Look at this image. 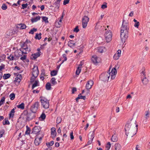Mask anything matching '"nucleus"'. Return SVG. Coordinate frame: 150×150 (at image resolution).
Returning <instances> with one entry per match:
<instances>
[{"label":"nucleus","instance_id":"obj_1","mask_svg":"<svg viewBox=\"0 0 150 150\" xmlns=\"http://www.w3.org/2000/svg\"><path fill=\"white\" fill-rule=\"evenodd\" d=\"M137 127L138 125L136 124L135 120H131L127 122L125 129L126 135L129 137H133L136 133Z\"/></svg>","mask_w":150,"mask_h":150},{"label":"nucleus","instance_id":"obj_2","mask_svg":"<svg viewBox=\"0 0 150 150\" xmlns=\"http://www.w3.org/2000/svg\"><path fill=\"white\" fill-rule=\"evenodd\" d=\"M129 29L128 22L123 20L120 29V38L122 42L123 43L128 37Z\"/></svg>","mask_w":150,"mask_h":150},{"label":"nucleus","instance_id":"obj_3","mask_svg":"<svg viewBox=\"0 0 150 150\" xmlns=\"http://www.w3.org/2000/svg\"><path fill=\"white\" fill-rule=\"evenodd\" d=\"M115 68H113L110 72H107L102 74L100 76V79L101 80L104 82L108 81L110 76L111 79H114L117 73V71L115 69Z\"/></svg>","mask_w":150,"mask_h":150},{"label":"nucleus","instance_id":"obj_4","mask_svg":"<svg viewBox=\"0 0 150 150\" xmlns=\"http://www.w3.org/2000/svg\"><path fill=\"white\" fill-rule=\"evenodd\" d=\"M40 101L41 105L45 109H47L49 107V100L45 98L40 97Z\"/></svg>","mask_w":150,"mask_h":150},{"label":"nucleus","instance_id":"obj_5","mask_svg":"<svg viewBox=\"0 0 150 150\" xmlns=\"http://www.w3.org/2000/svg\"><path fill=\"white\" fill-rule=\"evenodd\" d=\"M105 30H106L105 34V40L107 42H110L112 40V34L110 30H107L106 29H105Z\"/></svg>","mask_w":150,"mask_h":150},{"label":"nucleus","instance_id":"obj_6","mask_svg":"<svg viewBox=\"0 0 150 150\" xmlns=\"http://www.w3.org/2000/svg\"><path fill=\"white\" fill-rule=\"evenodd\" d=\"M89 21V18L86 16H84L82 18V27L83 28H85L86 27Z\"/></svg>","mask_w":150,"mask_h":150},{"label":"nucleus","instance_id":"obj_7","mask_svg":"<svg viewBox=\"0 0 150 150\" xmlns=\"http://www.w3.org/2000/svg\"><path fill=\"white\" fill-rule=\"evenodd\" d=\"M95 129H94L92 132H89V134H91L90 138H89L88 141L87 143L86 146H87L91 144L93 140L94 137L95 132Z\"/></svg>","mask_w":150,"mask_h":150},{"label":"nucleus","instance_id":"obj_8","mask_svg":"<svg viewBox=\"0 0 150 150\" xmlns=\"http://www.w3.org/2000/svg\"><path fill=\"white\" fill-rule=\"evenodd\" d=\"M39 105V103L38 102H35V103L31 106L30 109L31 111L35 113L38 109Z\"/></svg>","mask_w":150,"mask_h":150},{"label":"nucleus","instance_id":"obj_9","mask_svg":"<svg viewBox=\"0 0 150 150\" xmlns=\"http://www.w3.org/2000/svg\"><path fill=\"white\" fill-rule=\"evenodd\" d=\"M91 60L94 64H97L100 62V58L97 57L96 55H94L92 57Z\"/></svg>","mask_w":150,"mask_h":150},{"label":"nucleus","instance_id":"obj_10","mask_svg":"<svg viewBox=\"0 0 150 150\" xmlns=\"http://www.w3.org/2000/svg\"><path fill=\"white\" fill-rule=\"evenodd\" d=\"M35 113L32 112H28L26 118L27 120L29 121L34 118L35 117Z\"/></svg>","mask_w":150,"mask_h":150},{"label":"nucleus","instance_id":"obj_11","mask_svg":"<svg viewBox=\"0 0 150 150\" xmlns=\"http://www.w3.org/2000/svg\"><path fill=\"white\" fill-rule=\"evenodd\" d=\"M33 69V71L32 73L33 76L35 77H37L39 73L38 67L34 66Z\"/></svg>","mask_w":150,"mask_h":150},{"label":"nucleus","instance_id":"obj_12","mask_svg":"<svg viewBox=\"0 0 150 150\" xmlns=\"http://www.w3.org/2000/svg\"><path fill=\"white\" fill-rule=\"evenodd\" d=\"M93 84V81L90 80L88 81L86 85V88L87 90L90 89Z\"/></svg>","mask_w":150,"mask_h":150},{"label":"nucleus","instance_id":"obj_13","mask_svg":"<svg viewBox=\"0 0 150 150\" xmlns=\"http://www.w3.org/2000/svg\"><path fill=\"white\" fill-rule=\"evenodd\" d=\"M42 138V137H38L37 136L36 137L34 141V143L36 146H38L41 142Z\"/></svg>","mask_w":150,"mask_h":150},{"label":"nucleus","instance_id":"obj_14","mask_svg":"<svg viewBox=\"0 0 150 150\" xmlns=\"http://www.w3.org/2000/svg\"><path fill=\"white\" fill-rule=\"evenodd\" d=\"M40 130V128L39 126H36L34 127L33 129L32 132L35 134H37L39 132Z\"/></svg>","mask_w":150,"mask_h":150},{"label":"nucleus","instance_id":"obj_15","mask_svg":"<svg viewBox=\"0 0 150 150\" xmlns=\"http://www.w3.org/2000/svg\"><path fill=\"white\" fill-rule=\"evenodd\" d=\"M40 53L41 52H38L33 54L31 57V59L33 60H35L40 55Z\"/></svg>","mask_w":150,"mask_h":150},{"label":"nucleus","instance_id":"obj_16","mask_svg":"<svg viewBox=\"0 0 150 150\" xmlns=\"http://www.w3.org/2000/svg\"><path fill=\"white\" fill-rule=\"evenodd\" d=\"M97 50L98 52L101 53L105 52L106 50V48L103 47H98Z\"/></svg>","mask_w":150,"mask_h":150},{"label":"nucleus","instance_id":"obj_17","mask_svg":"<svg viewBox=\"0 0 150 150\" xmlns=\"http://www.w3.org/2000/svg\"><path fill=\"white\" fill-rule=\"evenodd\" d=\"M68 45L70 47L73 48L75 45V42L74 41L71 40L68 42Z\"/></svg>","mask_w":150,"mask_h":150},{"label":"nucleus","instance_id":"obj_18","mask_svg":"<svg viewBox=\"0 0 150 150\" xmlns=\"http://www.w3.org/2000/svg\"><path fill=\"white\" fill-rule=\"evenodd\" d=\"M20 77L21 78V75H18L17 76V77L15 78V82L17 83V84H19V83L21 81V79L20 78Z\"/></svg>","mask_w":150,"mask_h":150},{"label":"nucleus","instance_id":"obj_19","mask_svg":"<svg viewBox=\"0 0 150 150\" xmlns=\"http://www.w3.org/2000/svg\"><path fill=\"white\" fill-rule=\"evenodd\" d=\"M25 45V43H24L23 45L22 46V48L24 50H25L26 51V52H29L30 51V49L28 47H26Z\"/></svg>","mask_w":150,"mask_h":150},{"label":"nucleus","instance_id":"obj_20","mask_svg":"<svg viewBox=\"0 0 150 150\" xmlns=\"http://www.w3.org/2000/svg\"><path fill=\"white\" fill-rule=\"evenodd\" d=\"M115 150H120L121 149V147L120 144L116 143L115 145Z\"/></svg>","mask_w":150,"mask_h":150},{"label":"nucleus","instance_id":"obj_21","mask_svg":"<svg viewBox=\"0 0 150 150\" xmlns=\"http://www.w3.org/2000/svg\"><path fill=\"white\" fill-rule=\"evenodd\" d=\"M118 138L117 135L114 134L113 135L111 138V140L113 142H116L117 141Z\"/></svg>","mask_w":150,"mask_h":150},{"label":"nucleus","instance_id":"obj_22","mask_svg":"<svg viewBox=\"0 0 150 150\" xmlns=\"http://www.w3.org/2000/svg\"><path fill=\"white\" fill-rule=\"evenodd\" d=\"M144 78L142 80V81L144 85H146L149 82V80L145 77V76L143 77Z\"/></svg>","mask_w":150,"mask_h":150},{"label":"nucleus","instance_id":"obj_23","mask_svg":"<svg viewBox=\"0 0 150 150\" xmlns=\"http://www.w3.org/2000/svg\"><path fill=\"white\" fill-rule=\"evenodd\" d=\"M40 16H38L35 18H32L31 19L32 22L33 23L36 22L40 19Z\"/></svg>","mask_w":150,"mask_h":150},{"label":"nucleus","instance_id":"obj_24","mask_svg":"<svg viewBox=\"0 0 150 150\" xmlns=\"http://www.w3.org/2000/svg\"><path fill=\"white\" fill-rule=\"evenodd\" d=\"M60 3V2L57 1H56L54 3L53 5H54V6L55 8L57 7V8L58 9Z\"/></svg>","mask_w":150,"mask_h":150},{"label":"nucleus","instance_id":"obj_25","mask_svg":"<svg viewBox=\"0 0 150 150\" xmlns=\"http://www.w3.org/2000/svg\"><path fill=\"white\" fill-rule=\"evenodd\" d=\"M46 118V115L44 113H42L40 117H39V119L40 120H43L45 119Z\"/></svg>","mask_w":150,"mask_h":150},{"label":"nucleus","instance_id":"obj_26","mask_svg":"<svg viewBox=\"0 0 150 150\" xmlns=\"http://www.w3.org/2000/svg\"><path fill=\"white\" fill-rule=\"evenodd\" d=\"M27 53L26 52H24L23 51L21 52H20L18 53V55H15V57H16V58H18L20 56L21 57L23 54H26Z\"/></svg>","mask_w":150,"mask_h":150},{"label":"nucleus","instance_id":"obj_27","mask_svg":"<svg viewBox=\"0 0 150 150\" xmlns=\"http://www.w3.org/2000/svg\"><path fill=\"white\" fill-rule=\"evenodd\" d=\"M133 21L135 23L134 24V26L138 28L139 25V22L137 21L135 19H134Z\"/></svg>","mask_w":150,"mask_h":150},{"label":"nucleus","instance_id":"obj_28","mask_svg":"<svg viewBox=\"0 0 150 150\" xmlns=\"http://www.w3.org/2000/svg\"><path fill=\"white\" fill-rule=\"evenodd\" d=\"M41 35L42 34L41 33H40L39 34H36L35 38L36 39H38L39 40L41 38Z\"/></svg>","mask_w":150,"mask_h":150},{"label":"nucleus","instance_id":"obj_29","mask_svg":"<svg viewBox=\"0 0 150 150\" xmlns=\"http://www.w3.org/2000/svg\"><path fill=\"white\" fill-rule=\"evenodd\" d=\"M56 79L54 77L52 78L50 82L53 85H55L57 84V82L55 81Z\"/></svg>","mask_w":150,"mask_h":150},{"label":"nucleus","instance_id":"obj_30","mask_svg":"<svg viewBox=\"0 0 150 150\" xmlns=\"http://www.w3.org/2000/svg\"><path fill=\"white\" fill-rule=\"evenodd\" d=\"M17 107L18 108H21L22 109H24V104L23 103H22L21 104L17 105Z\"/></svg>","mask_w":150,"mask_h":150},{"label":"nucleus","instance_id":"obj_31","mask_svg":"<svg viewBox=\"0 0 150 150\" xmlns=\"http://www.w3.org/2000/svg\"><path fill=\"white\" fill-rule=\"evenodd\" d=\"M11 76V75L9 74H5L3 76V78L4 79H6L9 78Z\"/></svg>","mask_w":150,"mask_h":150},{"label":"nucleus","instance_id":"obj_32","mask_svg":"<svg viewBox=\"0 0 150 150\" xmlns=\"http://www.w3.org/2000/svg\"><path fill=\"white\" fill-rule=\"evenodd\" d=\"M57 70H53L51 72L50 74L52 76H56L57 73Z\"/></svg>","mask_w":150,"mask_h":150},{"label":"nucleus","instance_id":"obj_33","mask_svg":"<svg viewBox=\"0 0 150 150\" xmlns=\"http://www.w3.org/2000/svg\"><path fill=\"white\" fill-rule=\"evenodd\" d=\"M46 89L47 90H49L51 89V84L50 83H47L46 85Z\"/></svg>","mask_w":150,"mask_h":150},{"label":"nucleus","instance_id":"obj_34","mask_svg":"<svg viewBox=\"0 0 150 150\" xmlns=\"http://www.w3.org/2000/svg\"><path fill=\"white\" fill-rule=\"evenodd\" d=\"M19 27V28H20L21 29H25L26 28V25L23 24H20L18 25Z\"/></svg>","mask_w":150,"mask_h":150},{"label":"nucleus","instance_id":"obj_35","mask_svg":"<svg viewBox=\"0 0 150 150\" xmlns=\"http://www.w3.org/2000/svg\"><path fill=\"white\" fill-rule=\"evenodd\" d=\"M81 71V68L80 67H77V69L76 71V74L79 75Z\"/></svg>","mask_w":150,"mask_h":150},{"label":"nucleus","instance_id":"obj_36","mask_svg":"<svg viewBox=\"0 0 150 150\" xmlns=\"http://www.w3.org/2000/svg\"><path fill=\"white\" fill-rule=\"evenodd\" d=\"M7 59H9L10 60H13L16 59V58L15 57H14L12 55H11L9 56L8 57H7Z\"/></svg>","mask_w":150,"mask_h":150},{"label":"nucleus","instance_id":"obj_37","mask_svg":"<svg viewBox=\"0 0 150 150\" xmlns=\"http://www.w3.org/2000/svg\"><path fill=\"white\" fill-rule=\"evenodd\" d=\"M3 124L4 125H9L10 123L7 119H5L3 121Z\"/></svg>","mask_w":150,"mask_h":150},{"label":"nucleus","instance_id":"obj_38","mask_svg":"<svg viewBox=\"0 0 150 150\" xmlns=\"http://www.w3.org/2000/svg\"><path fill=\"white\" fill-rule=\"evenodd\" d=\"M38 81H37L36 80L35 81V83L32 85V89H33L35 87L38 86Z\"/></svg>","mask_w":150,"mask_h":150},{"label":"nucleus","instance_id":"obj_39","mask_svg":"<svg viewBox=\"0 0 150 150\" xmlns=\"http://www.w3.org/2000/svg\"><path fill=\"white\" fill-rule=\"evenodd\" d=\"M111 147V144L110 142H108L106 146L105 150H109Z\"/></svg>","mask_w":150,"mask_h":150},{"label":"nucleus","instance_id":"obj_40","mask_svg":"<svg viewBox=\"0 0 150 150\" xmlns=\"http://www.w3.org/2000/svg\"><path fill=\"white\" fill-rule=\"evenodd\" d=\"M37 30V29L33 28L30 30V31L29 32V33L33 34L34 32L36 31Z\"/></svg>","mask_w":150,"mask_h":150},{"label":"nucleus","instance_id":"obj_41","mask_svg":"<svg viewBox=\"0 0 150 150\" xmlns=\"http://www.w3.org/2000/svg\"><path fill=\"white\" fill-rule=\"evenodd\" d=\"M5 99V97H3L1 98V100L0 101V106L4 103Z\"/></svg>","mask_w":150,"mask_h":150},{"label":"nucleus","instance_id":"obj_42","mask_svg":"<svg viewBox=\"0 0 150 150\" xmlns=\"http://www.w3.org/2000/svg\"><path fill=\"white\" fill-rule=\"evenodd\" d=\"M26 130L25 132V134H29L30 133V128L27 126H26Z\"/></svg>","mask_w":150,"mask_h":150},{"label":"nucleus","instance_id":"obj_43","mask_svg":"<svg viewBox=\"0 0 150 150\" xmlns=\"http://www.w3.org/2000/svg\"><path fill=\"white\" fill-rule=\"evenodd\" d=\"M15 112L14 108L12 109L11 112L9 114L10 117H13L14 116V113Z\"/></svg>","mask_w":150,"mask_h":150},{"label":"nucleus","instance_id":"obj_44","mask_svg":"<svg viewBox=\"0 0 150 150\" xmlns=\"http://www.w3.org/2000/svg\"><path fill=\"white\" fill-rule=\"evenodd\" d=\"M9 97L11 100H13L15 98V95L13 93L10 94Z\"/></svg>","mask_w":150,"mask_h":150},{"label":"nucleus","instance_id":"obj_45","mask_svg":"<svg viewBox=\"0 0 150 150\" xmlns=\"http://www.w3.org/2000/svg\"><path fill=\"white\" fill-rule=\"evenodd\" d=\"M54 144V142L53 141H51L50 143H46V145L47 146H52Z\"/></svg>","mask_w":150,"mask_h":150},{"label":"nucleus","instance_id":"obj_46","mask_svg":"<svg viewBox=\"0 0 150 150\" xmlns=\"http://www.w3.org/2000/svg\"><path fill=\"white\" fill-rule=\"evenodd\" d=\"M43 21H44L45 23H48V18L46 16H43L42 17Z\"/></svg>","mask_w":150,"mask_h":150},{"label":"nucleus","instance_id":"obj_47","mask_svg":"<svg viewBox=\"0 0 150 150\" xmlns=\"http://www.w3.org/2000/svg\"><path fill=\"white\" fill-rule=\"evenodd\" d=\"M26 55L25 54H24L20 58V59L22 61H24L26 59Z\"/></svg>","mask_w":150,"mask_h":150},{"label":"nucleus","instance_id":"obj_48","mask_svg":"<svg viewBox=\"0 0 150 150\" xmlns=\"http://www.w3.org/2000/svg\"><path fill=\"white\" fill-rule=\"evenodd\" d=\"M62 121V119L60 117H57V122H56L57 124H59Z\"/></svg>","mask_w":150,"mask_h":150},{"label":"nucleus","instance_id":"obj_49","mask_svg":"<svg viewBox=\"0 0 150 150\" xmlns=\"http://www.w3.org/2000/svg\"><path fill=\"white\" fill-rule=\"evenodd\" d=\"M78 96L79 97V99H82L83 100H85V98H86L85 96H82L81 95V93H80L78 95Z\"/></svg>","mask_w":150,"mask_h":150},{"label":"nucleus","instance_id":"obj_50","mask_svg":"<svg viewBox=\"0 0 150 150\" xmlns=\"http://www.w3.org/2000/svg\"><path fill=\"white\" fill-rule=\"evenodd\" d=\"M63 58H64V60H62V62L61 63V64H62V63H63V62L65 61H66L67 60V57L66 56V55L65 54H63Z\"/></svg>","mask_w":150,"mask_h":150},{"label":"nucleus","instance_id":"obj_51","mask_svg":"<svg viewBox=\"0 0 150 150\" xmlns=\"http://www.w3.org/2000/svg\"><path fill=\"white\" fill-rule=\"evenodd\" d=\"M1 8L3 10H5L7 8V6L5 4H4L2 5Z\"/></svg>","mask_w":150,"mask_h":150},{"label":"nucleus","instance_id":"obj_52","mask_svg":"<svg viewBox=\"0 0 150 150\" xmlns=\"http://www.w3.org/2000/svg\"><path fill=\"white\" fill-rule=\"evenodd\" d=\"M120 57V56L119 55H117L115 54L113 56V58L117 60Z\"/></svg>","mask_w":150,"mask_h":150},{"label":"nucleus","instance_id":"obj_53","mask_svg":"<svg viewBox=\"0 0 150 150\" xmlns=\"http://www.w3.org/2000/svg\"><path fill=\"white\" fill-rule=\"evenodd\" d=\"M4 67L5 65L4 64H2L1 66H0V72H2V70L4 69Z\"/></svg>","mask_w":150,"mask_h":150},{"label":"nucleus","instance_id":"obj_54","mask_svg":"<svg viewBox=\"0 0 150 150\" xmlns=\"http://www.w3.org/2000/svg\"><path fill=\"white\" fill-rule=\"evenodd\" d=\"M51 134L52 138H54L56 136V132H54L53 133H51Z\"/></svg>","mask_w":150,"mask_h":150},{"label":"nucleus","instance_id":"obj_55","mask_svg":"<svg viewBox=\"0 0 150 150\" xmlns=\"http://www.w3.org/2000/svg\"><path fill=\"white\" fill-rule=\"evenodd\" d=\"M28 5V4H23L22 5V8L24 9L27 7V6Z\"/></svg>","mask_w":150,"mask_h":150},{"label":"nucleus","instance_id":"obj_56","mask_svg":"<svg viewBox=\"0 0 150 150\" xmlns=\"http://www.w3.org/2000/svg\"><path fill=\"white\" fill-rule=\"evenodd\" d=\"M105 4H103L101 6V8L103 9H104L107 7V3H105Z\"/></svg>","mask_w":150,"mask_h":150},{"label":"nucleus","instance_id":"obj_57","mask_svg":"<svg viewBox=\"0 0 150 150\" xmlns=\"http://www.w3.org/2000/svg\"><path fill=\"white\" fill-rule=\"evenodd\" d=\"M79 31V30L78 28V26H76L74 30V32H76V33L78 32Z\"/></svg>","mask_w":150,"mask_h":150},{"label":"nucleus","instance_id":"obj_58","mask_svg":"<svg viewBox=\"0 0 150 150\" xmlns=\"http://www.w3.org/2000/svg\"><path fill=\"white\" fill-rule=\"evenodd\" d=\"M45 76V70L43 69L41 71V73L40 74V76Z\"/></svg>","mask_w":150,"mask_h":150},{"label":"nucleus","instance_id":"obj_59","mask_svg":"<svg viewBox=\"0 0 150 150\" xmlns=\"http://www.w3.org/2000/svg\"><path fill=\"white\" fill-rule=\"evenodd\" d=\"M4 130H2V131L0 132V138L1 137L3 134L4 133Z\"/></svg>","mask_w":150,"mask_h":150},{"label":"nucleus","instance_id":"obj_60","mask_svg":"<svg viewBox=\"0 0 150 150\" xmlns=\"http://www.w3.org/2000/svg\"><path fill=\"white\" fill-rule=\"evenodd\" d=\"M70 0H64L63 2V4L66 5L69 3Z\"/></svg>","mask_w":150,"mask_h":150},{"label":"nucleus","instance_id":"obj_61","mask_svg":"<svg viewBox=\"0 0 150 150\" xmlns=\"http://www.w3.org/2000/svg\"><path fill=\"white\" fill-rule=\"evenodd\" d=\"M73 132H71L70 134V136L71 139L72 140L74 139V137L73 136Z\"/></svg>","mask_w":150,"mask_h":150},{"label":"nucleus","instance_id":"obj_62","mask_svg":"<svg viewBox=\"0 0 150 150\" xmlns=\"http://www.w3.org/2000/svg\"><path fill=\"white\" fill-rule=\"evenodd\" d=\"M121 51L120 50H119L117 52V53H116L117 55H119L120 57L121 55Z\"/></svg>","mask_w":150,"mask_h":150},{"label":"nucleus","instance_id":"obj_63","mask_svg":"<svg viewBox=\"0 0 150 150\" xmlns=\"http://www.w3.org/2000/svg\"><path fill=\"white\" fill-rule=\"evenodd\" d=\"M145 116L146 118V119H147V118L149 117V112L148 111L146 112Z\"/></svg>","mask_w":150,"mask_h":150},{"label":"nucleus","instance_id":"obj_64","mask_svg":"<svg viewBox=\"0 0 150 150\" xmlns=\"http://www.w3.org/2000/svg\"><path fill=\"white\" fill-rule=\"evenodd\" d=\"M76 91V88H73L72 89V93L73 94Z\"/></svg>","mask_w":150,"mask_h":150}]
</instances>
